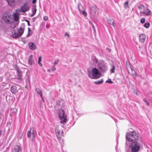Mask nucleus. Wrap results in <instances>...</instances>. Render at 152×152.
<instances>
[{"instance_id":"1","label":"nucleus","mask_w":152,"mask_h":152,"mask_svg":"<svg viewBox=\"0 0 152 152\" xmlns=\"http://www.w3.org/2000/svg\"><path fill=\"white\" fill-rule=\"evenodd\" d=\"M142 147V141L141 137L139 140L132 142L130 145V148L132 152H138Z\"/></svg>"},{"instance_id":"2","label":"nucleus","mask_w":152,"mask_h":152,"mask_svg":"<svg viewBox=\"0 0 152 152\" xmlns=\"http://www.w3.org/2000/svg\"><path fill=\"white\" fill-rule=\"evenodd\" d=\"M126 137V140L130 142L137 141L140 139V137H139L138 135L134 131L128 132Z\"/></svg>"},{"instance_id":"3","label":"nucleus","mask_w":152,"mask_h":152,"mask_svg":"<svg viewBox=\"0 0 152 152\" xmlns=\"http://www.w3.org/2000/svg\"><path fill=\"white\" fill-rule=\"evenodd\" d=\"M88 76L92 79H98L102 75L99 71L95 67L92 69V72L88 71Z\"/></svg>"},{"instance_id":"4","label":"nucleus","mask_w":152,"mask_h":152,"mask_svg":"<svg viewBox=\"0 0 152 152\" xmlns=\"http://www.w3.org/2000/svg\"><path fill=\"white\" fill-rule=\"evenodd\" d=\"M25 29L24 24L22 23L19 30L18 31H14L12 32V37L14 38H17L21 36L23 34Z\"/></svg>"},{"instance_id":"5","label":"nucleus","mask_w":152,"mask_h":152,"mask_svg":"<svg viewBox=\"0 0 152 152\" xmlns=\"http://www.w3.org/2000/svg\"><path fill=\"white\" fill-rule=\"evenodd\" d=\"M2 19L5 23L8 24L11 23L13 20L11 14L7 12L3 14Z\"/></svg>"},{"instance_id":"6","label":"nucleus","mask_w":152,"mask_h":152,"mask_svg":"<svg viewBox=\"0 0 152 152\" xmlns=\"http://www.w3.org/2000/svg\"><path fill=\"white\" fill-rule=\"evenodd\" d=\"M13 67L15 70L16 71L17 79L20 81L23 80V73L20 69L16 64L13 65Z\"/></svg>"},{"instance_id":"7","label":"nucleus","mask_w":152,"mask_h":152,"mask_svg":"<svg viewBox=\"0 0 152 152\" xmlns=\"http://www.w3.org/2000/svg\"><path fill=\"white\" fill-rule=\"evenodd\" d=\"M64 114L65 112L64 110L61 109L60 110L59 116L61 120L60 123L61 124L65 123L67 119L65 116Z\"/></svg>"},{"instance_id":"8","label":"nucleus","mask_w":152,"mask_h":152,"mask_svg":"<svg viewBox=\"0 0 152 152\" xmlns=\"http://www.w3.org/2000/svg\"><path fill=\"white\" fill-rule=\"evenodd\" d=\"M36 132H34V128L32 127L30 128V130L28 132L27 137H30V139L31 141H33L35 138Z\"/></svg>"},{"instance_id":"9","label":"nucleus","mask_w":152,"mask_h":152,"mask_svg":"<svg viewBox=\"0 0 152 152\" xmlns=\"http://www.w3.org/2000/svg\"><path fill=\"white\" fill-rule=\"evenodd\" d=\"M98 66L99 70H101L102 73L106 72L107 70V67L104 63H101L99 64Z\"/></svg>"},{"instance_id":"10","label":"nucleus","mask_w":152,"mask_h":152,"mask_svg":"<svg viewBox=\"0 0 152 152\" xmlns=\"http://www.w3.org/2000/svg\"><path fill=\"white\" fill-rule=\"evenodd\" d=\"M29 10V7L28 6L27 3V2L23 4V6L20 8V10L23 13L28 11Z\"/></svg>"},{"instance_id":"11","label":"nucleus","mask_w":152,"mask_h":152,"mask_svg":"<svg viewBox=\"0 0 152 152\" xmlns=\"http://www.w3.org/2000/svg\"><path fill=\"white\" fill-rule=\"evenodd\" d=\"M19 14L17 12V10H16L13 12V15L12 16V18L13 17L14 20L16 22V26L18 24V22H17L19 20Z\"/></svg>"},{"instance_id":"12","label":"nucleus","mask_w":152,"mask_h":152,"mask_svg":"<svg viewBox=\"0 0 152 152\" xmlns=\"http://www.w3.org/2000/svg\"><path fill=\"white\" fill-rule=\"evenodd\" d=\"M21 147L18 145H15L12 148V152H20L21 151Z\"/></svg>"},{"instance_id":"13","label":"nucleus","mask_w":152,"mask_h":152,"mask_svg":"<svg viewBox=\"0 0 152 152\" xmlns=\"http://www.w3.org/2000/svg\"><path fill=\"white\" fill-rule=\"evenodd\" d=\"M145 38L146 35L144 34H140L139 35V40L141 42H144L145 40Z\"/></svg>"},{"instance_id":"14","label":"nucleus","mask_w":152,"mask_h":152,"mask_svg":"<svg viewBox=\"0 0 152 152\" xmlns=\"http://www.w3.org/2000/svg\"><path fill=\"white\" fill-rule=\"evenodd\" d=\"M9 5L12 7H14L17 0H7Z\"/></svg>"},{"instance_id":"15","label":"nucleus","mask_w":152,"mask_h":152,"mask_svg":"<svg viewBox=\"0 0 152 152\" xmlns=\"http://www.w3.org/2000/svg\"><path fill=\"white\" fill-rule=\"evenodd\" d=\"M130 68L131 69V72H129V73L132 76L136 77L137 75V74L136 72L134 69H133L132 66H130Z\"/></svg>"},{"instance_id":"16","label":"nucleus","mask_w":152,"mask_h":152,"mask_svg":"<svg viewBox=\"0 0 152 152\" xmlns=\"http://www.w3.org/2000/svg\"><path fill=\"white\" fill-rule=\"evenodd\" d=\"M28 46L29 48L32 50H34L36 49L35 45L32 42H30L29 43Z\"/></svg>"},{"instance_id":"17","label":"nucleus","mask_w":152,"mask_h":152,"mask_svg":"<svg viewBox=\"0 0 152 152\" xmlns=\"http://www.w3.org/2000/svg\"><path fill=\"white\" fill-rule=\"evenodd\" d=\"M33 55H30L28 59V63L31 65H32L34 63V61L33 59Z\"/></svg>"},{"instance_id":"18","label":"nucleus","mask_w":152,"mask_h":152,"mask_svg":"<svg viewBox=\"0 0 152 152\" xmlns=\"http://www.w3.org/2000/svg\"><path fill=\"white\" fill-rule=\"evenodd\" d=\"M17 89V87L15 86H12L11 87L10 89L11 92L13 94H15V93L16 92Z\"/></svg>"},{"instance_id":"19","label":"nucleus","mask_w":152,"mask_h":152,"mask_svg":"<svg viewBox=\"0 0 152 152\" xmlns=\"http://www.w3.org/2000/svg\"><path fill=\"white\" fill-rule=\"evenodd\" d=\"M107 22L110 24L113 25V26H114V20L112 18L108 19L107 20Z\"/></svg>"},{"instance_id":"20","label":"nucleus","mask_w":152,"mask_h":152,"mask_svg":"<svg viewBox=\"0 0 152 152\" xmlns=\"http://www.w3.org/2000/svg\"><path fill=\"white\" fill-rule=\"evenodd\" d=\"M142 13L147 16H149L151 15V12L150 10L148 9H147L146 11H144L142 12Z\"/></svg>"},{"instance_id":"21","label":"nucleus","mask_w":152,"mask_h":152,"mask_svg":"<svg viewBox=\"0 0 152 152\" xmlns=\"http://www.w3.org/2000/svg\"><path fill=\"white\" fill-rule=\"evenodd\" d=\"M35 90L37 93L39 94L41 97L42 98V94L41 89L39 88H36Z\"/></svg>"},{"instance_id":"22","label":"nucleus","mask_w":152,"mask_h":152,"mask_svg":"<svg viewBox=\"0 0 152 152\" xmlns=\"http://www.w3.org/2000/svg\"><path fill=\"white\" fill-rule=\"evenodd\" d=\"M115 66L114 65H111V68L110 70L111 73H114L115 72Z\"/></svg>"},{"instance_id":"23","label":"nucleus","mask_w":152,"mask_h":152,"mask_svg":"<svg viewBox=\"0 0 152 152\" xmlns=\"http://www.w3.org/2000/svg\"><path fill=\"white\" fill-rule=\"evenodd\" d=\"M26 82L27 85H30V77L29 76H28L26 77Z\"/></svg>"},{"instance_id":"24","label":"nucleus","mask_w":152,"mask_h":152,"mask_svg":"<svg viewBox=\"0 0 152 152\" xmlns=\"http://www.w3.org/2000/svg\"><path fill=\"white\" fill-rule=\"evenodd\" d=\"M129 1H126L124 3V6L125 9H127L129 8Z\"/></svg>"},{"instance_id":"25","label":"nucleus","mask_w":152,"mask_h":152,"mask_svg":"<svg viewBox=\"0 0 152 152\" xmlns=\"http://www.w3.org/2000/svg\"><path fill=\"white\" fill-rule=\"evenodd\" d=\"M104 80L103 79H101L100 80H97L94 82V83L96 84H99L102 83L103 82Z\"/></svg>"},{"instance_id":"26","label":"nucleus","mask_w":152,"mask_h":152,"mask_svg":"<svg viewBox=\"0 0 152 152\" xmlns=\"http://www.w3.org/2000/svg\"><path fill=\"white\" fill-rule=\"evenodd\" d=\"M28 34L27 35H26V37H28L29 36H31L32 34V31L31 29L28 28Z\"/></svg>"},{"instance_id":"27","label":"nucleus","mask_w":152,"mask_h":152,"mask_svg":"<svg viewBox=\"0 0 152 152\" xmlns=\"http://www.w3.org/2000/svg\"><path fill=\"white\" fill-rule=\"evenodd\" d=\"M150 26V24L148 22H147L145 23L144 25V26L146 28H148Z\"/></svg>"},{"instance_id":"28","label":"nucleus","mask_w":152,"mask_h":152,"mask_svg":"<svg viewBox=\"0 0 152 152\" xmlns=\"http://www.w3.org/2000/svg\"><path fill=\"white\" fill-rule=\"evenodd\" d=\"M37 10L36 8V6H35L34 7L32 8V13L34 14V15H35L36 12Z\"/></svg>"},{"instance_id":"29","label":"nucleus","mask_w":152,"mask_h":152,"mask_svg":"<svg viewBox=\"0 0 152 152\" xmlns=\"http://www.w3.org/2000/svg\"><path fill=\"white\" fill-rule=\"evenodd\" d=\"M92 59L93 60V61H94L96 63H97V62H98V60L96 59V57H94V56L92 57Z\"/></svg>"},{"instance_id":"30","label":"nucleus","mask_w":152,"mask_h":152,"mask_svg":"<svg viewBox=\"0 0 152 152\" xmlns=\"http://www.w3.org/2000/svg\"><path fill=\"white\" fill-rule=\"evenodd\" d=\"M55 131L57 137H58V135H59L60 134V131H59L58 129H56Z\"/></svg>"},{"instance_id":"31","label":"nucleus","mask_w":152,"mask_h":152,"mask_svg":"<svg viewBox=\"0 0 152 152\" xmlns=\"http://www.w3.org/2000/svg\"><path fill=\"white\" fill-rule=\"evenodd\" d=\"M143 101L144 102H145L146 104L148 105H149L150 104V103H149V102H148L147 100H146V99L145 98H144L143 99Z\"/></svg>"},{"instance_id":"32","label":"nucleus","mask_w":152,"mask_h":152,"mask_svg":"<svg viewBox=\"0 0 152 152\" xmlns=\"http://www.w3.org/2000/svg\"><path fill=\"white\" fill-rule=\"evenodd\" d=\"M145 18H142L140 20V23H145Z\"/></svg>"},{"instance_id":"33","label":"nucleus","mask_w":152,"mask_h":152,"mask_svg":"<svg viewBox=\"0 0 152 152\" xmlns=\"http://www.w3.org/2000/svg\"><path fill=\"white\" fill-rule=\"evenodd\" d=\"M105 82L106 83H113V82L110 79H108V80H107Z\"/></svg>"},{"instance_id":"34","label":"nucleus","mask_w":152,"mask_h":152,"mask_svg":"<svg viewBox=\"0 0 152 152\" xmlns=\"http://www.w3.org/2000/svg\"><path fill=\"white\" fill-rule=\"evenodd\" d=\"M82 14L85 16H86L87 15V13L86 12L85 10H83V11Z\"/></svg>"},{"instance_id":"35","label":"nucleus","mask_w":152,"mask_h":152,"mask_svg":"<svg viewBox=\"0 0 152 152\" xmlns=\"http://www.w3.org/2000/svg\"><path fill=\"white\" fill-rule=\"evenodd\" d=\"M61 101H58L56 102V105H60V106H61Z\"/></svg>"},{"instance_id":"36","label":"nucleus","mask_w":152,"mask_h":152,"mask_svg":"<svg viewBox=\"0 0 152 152\" xmlns=\"http://www.w3.org/2000/svg\"><path fill=\"white\" fill-rule=\"evenodd\" d=\"M144 6L142 5H140L138 6V8L140 10H141L142 9L143 7H144Z\"/></svg>"},{"instance_id":"37","label":"nucleus","mask_w":152,"mask_h":152,"mask_svg":"<svg viewBox=\"0 0 152 152\" xmlns=\"http://www.w3.org/2000/svg\"><path fill=\"white\" fill-rule=\"evenodd\" d=\"M59 61V60H56L54 63V64L55 65H56L57 64H58Z\"/></svg>"},{"instance_id":"38","label":"nucleus","mask_w":152,"mask_h":152,"mask_svg":"<svg viewBox=\"0 0 152 152\" xmlns=\"http://www.w3.org/2000/svg\"><path fill=\"white\" fill-rule=\"evenodd\" d=\"M43 19L45 20H47L48 19V18L47 16H45L43 17Z\"/></svg>"},{"instance_id":"39","label":"nucleus","mask_w":152,"mask_h":152,"mask_svg":"<svg viewBox=\"0 0 152 152\" xmlns=\"http://www.w3.org/2000/svg\"><path fill=\"white\" fill-rule=\"evenodd\" d=\"M22 137V134H20L18 136V138L19 139H21Z\"/></svg>"},{"instance_id":"40","label":"nucleus","mask_w":152,"mask_h":152,"mask_svg":"<svg viewBox=\"0 0 152 152\" xmlns=\"http://www.w3.org/2000/svg\"><path fill=\"white\" fill-rule=\"evenodd\" d=\"M56 69V68L55 67V66H53L52 68V69H51V70L52 71H54Z\"/></svg>"},{"instance_id":"41","label":"nucleus","mask_w":152,"mask_h":152,"mask_svg":"<svg viewBox=\"0 0 152 152\" xmlns=\"http://www.w3.org/2000/svg\"><path fill=\"white\" fill-rule=\"evenodd\" d=\"M65 36H67L68 38L69 37V34L67 33V32H66L64 34Z\"/></svg>"},{"instance_id":"42","label":"nucleus","mask_w":152,"mask_h":152,"mask_svg":"<svg viewBox=\"0 0 152 152\" xmlns=\"http://www.w3.org/2000/svg\"><path fill=\"white\" fill-rule=\"evenodd\" d=\"M25 21L27 23L28 26H30V21L28 20H26Z\"/></svg>"},{"instance_id":"43","label":"nucleus","mask_w":152,"mask_h":152,"mask_svg":"<svg viewBox=\"0 0 152 152\" xmlns=\"http://www.w3.org/2000/svg\"><path fill=\"white\" fill-rule=\"evenodd\" d=\"M41 58V56H40L38 58V61H41L42 60Z\"/></svg>"},{"instance_id":"44","label":"nucleus","mask_w":152,"mask_h":152,"mask_svg":"<svg viewBox=\"0 0 152 152\" xmlns=\"http://www.w3.org/2000/svg\"><path fill=\"white\" fill-rule=\"evenodd\" d=\"M81 6V7H82V6L81 5V4H79L78 5V9H79V10L80 12L81 11V10L80 9V6Z\"/></svg>"},{"instance_id":"45","label":"nucleus","mask_w":152,"mask_h":152,"mask_svg":"<svg viewBox=\"0 0 152 152\" xmlns=\"http://www.w3.org/2000/svg\"><path fill=\"white\" fill-rule=\"evenodd\" d=\"M37 0H33L32 1V3L33 4H35L36 3V2Z\"/></svg>"},{"instance_id":"46","label":"nucleus","mask_w":152,"mask_h":152,"mask_svg":"<svg viewBox=\"0 0 152 152\" xmlns=\"http://www.w3.org/2000/svg\"><path fill=\"white\" fill-rule=\"evenodd\" d=\"M126 152H131V151L129 149H128L126 150Z\"/></svg>"},{"instance_id":"47","label":"nucleus","mask_w":152,"mask_h":152,"mask_svg":"<svg viewBox=\"0 0 152 152\" xmlns=\"http://www.w3.org/2000/svg\"><path fill=\"white\" fill-rule=\"evenodd\" d=\"M39 64V66H42V63H41Z\"/></svg>"},{"instance_id":"48","label":"nucleus","mask_w":152,"mask_h":152,"mask_svg":"<svg viewBox=\"0 0 152 152\" xmlns=\"http://www.w3.org/2000/svg\"><path fill=\"white\" fill-rule=\"evenodd\" d=\"M2 131L1 130H0V136L2 134Z\"/></svg>"},{"instance_id":"49","label":"nucleus","mask_w":152,"mask_h":152,"mask_svg":"<svg viewBox=\"0 0 152 152\" xmlns=\"http://www.w3.org/2000/svg\"><path fill=\"white\" fill-rule=\"evenodd\" d=\"M35 15H34V14H32L31 15V17H33Z\"/></svg>"},{"instance_id":"50","label":"nucleus","mask_w":152,"mask_h":152,"mask_svg":"<svg viewBox=\"0 0 152 152\" xmlns=\"http://www.w3.org/2000/svg\"><path fill=\"white\" fill-rule=\"evenodd\" d=\"M2 114L1 112H0V118H1Z\"/></svg>"},{"instance_id":"51","label":"nucleus","mask_w":152,"mask_h":152,"mask_svg":"<svg viewBox=\"0 0 152 152\" xmlns=\"http://www.w3.org/2000/svg\"><path fill=\"white\" fill-rule=\"evenodd\" d=\"M57 137L59 139H60V138H61L59 136V135H58V137Z\"/></svg>"},{"instance_id":"52","label":"nucleus","mask_w":152,"mask_h":152,"mask_svg":"<svg viewBox=\"0 0 152 152\" xmlns=\"http://www.w3.org/2000/svg\"><path fill=\"white\" fill-rule=\"evenodd\" d=\"M28 85H27L26 86H25V88H27V87H28Z\"/></svg>"},{"instance_id":"53","label":"nucleus","mask_w":152,"mask_h":152,"mask_svg":"<svg viewBox=\"0 0 152 152\" xmlns=\"http://www.w3.org/2000/svg\"><path fill=\"white\" fill-rule=\"evenodd\" d=\"M41 61H38V64H39L40 63H41L40 62Z\"/></svg>"},{"instance_id":"54","label":"nucleus","mask_w":152,"mask_h":152,"mask_svg":"<svg viewBox=\"0 0 152 152\" xmlns=\"http://www.w3.org/2000/svg\"><path fill=\"white\" fill-rule=\"evenodd\" d=\"M94 31H95V28L94 27V29H93Z\"/></svg>"},{"instance_id":"55","label":"nucleus","mask_w":152,"mask_h":152,"mask_svg":"<svg viewBox=\"0 0 152 152\" xmlns=\"http://www.w3.org/2000/svg\"><path fill=\"white\" fill-rule=\"evenodd\" d=\"M94 26L93 25H92V28H93V29H94Z\"/></svg>"}]
</instances>
